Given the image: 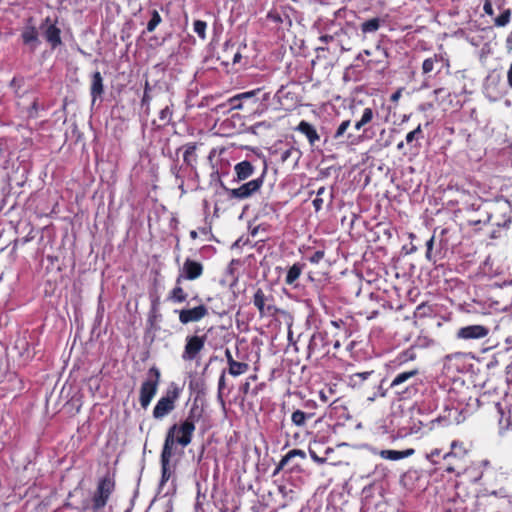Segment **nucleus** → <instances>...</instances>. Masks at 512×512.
<instances>
[{
  "instance_id": "obj_1",
  "label": "nucleus",
  "mask_w": 512,
  "mask_h": 512,
  "mask_svg": "<svg viewBox=\"0 0 512 512\" xmlns=\"http://www.w3.org/2000/svg\"><path fill=\"white\" fill-rule=\"evenodd\" d=\"M200 415L196 413V409L192 408L188 416L180 423L173 424L167 431L163 448L169 452H175V445L181 447L188 446L195 431V424Z\"/></svg>"
},
{
  "instance_id": "obj_2",
  "label": "nucleus",
  "mask_w": 512,
  "mask_h": 512,
  "mask_svg": "<svg viewBox=\"0 0 512 512\" xmlns=\"http://www.w3.org/2000/svg\"><path fill=\"white\" fill-rule=\"evenodd\" d=\"M467 413V405L464 404L462 399H456L454 392L450 391L443 413L433 419L431 423L437 422L442 426L460 424L466 419Z\"/></svg>"
},
{
  "instance_id": "obj_3",
  "label": "nucleus",
  "mask_w": 512,
  "mask_h": 512,
  "mask_svg": "<svg viewBox=\"0 0 512 512\" xmlns=\"http://www.w3.org/2000/svg\"><path fill=\"white\" fill-rule=\"evenodd\" d=\"M160 381V372L156 367H152L148 371L147 379L142 383L140 388L139 401L141 406L146 409L157 392Z\"/></svg>"
},
{
  "instance_id": "obj_4",
  "label": "nucleus",
  "mask_w": 512,
  "mask_h": 512,
  "mask_svg": "<svg viewBox=\"0 0 512 512\" xmlns=\"http://www.w3.org/2000/svg\"><path fill=\"white\" fill-rule=\"evenodd\" d=\"M265 171L256 179L250 180L238 188L227 189L229 199L245 200L260 190L264 183Z\"/></svg>"
},
{
  "instance_id": "obj_5",
  "label": "nucleus",
  "mask_w": 512,
  "mask_h": 512,
  "mask_svg": "<svg viewBox=\"0 0 512 512\" xmlns=\"http://www.w3.org/2000/svg\"><path fill=\"white\" fill-rule=\"evenodd\" d=\"M253 304L258 309L261 316H273L278 311L274 305L273 296L266 295L260 288H258L253 295Z\"/></svg>"
},
{
  "instance_id": "obj_6",
  "label": "nucleus",
  "mask_w": 512,
  "mask_h": 512,
  "mask_svg": "<svg viewBox=\"0 0 512 512\" xmlns=\"http://www.w3.org/2000/svg\"><path fill=\"white\" fill-rule=\"evenodd\" d=\"M113 489L114 482L109 477H105L99 481L97 491L92 499L93 509L95 511H98L106 505Z\"/></svg>"
},
{
  "instance_id": "obj_7",
  "label": "nucleus",
  "mask_w": 512,
  "mask_h": 512,
  "mask_svg": "<svg viewBox=\"0 0 512 512\" xmlns=\"http://www.w3.org/2000/svg\"><path fill=\"white\" fill-rule=\"evenodd\" d=\"M206 342V336L192 335L186 337V343L184 351L182 353V359L184 361H192L196 359L199 352L204 348Z\"/></svg>"
},
{
  "instance_id": "obj_8",
  "label": "nucleus",
  "mask_w": 512,
  "mask_h": 512,
  "mask_svg": "<svg viewBox=\"0 0 512 512\" xmlns=\"http://www.w3.org/2000/svg\"><path fill=\"white\" fill-rule=\"evenodd\" d=\"M203 273V265L200 262L186 259L181 270L180 274L176 278L177 284H181L183 280H196Z\"/></svg>"
},
{
  "instance_id": "obj_9",
  "label": "nucleus",
  "mask_w": 512,
  "mask_h": 512,
  "mask_svg": "<svg viewBox=\"0 0 512 512\" xmlns=\"http://www.w3.org/2000/svg\"><path fill=\"white\" fill-rule=\"evenodd\" d=\"M498 411L500 413L499 429L500 433L512 430V394L506 396L502 403H498Z\"/></svg>"
},
{
  "instance_id": "obj_10",
  "label": "nucleus",
  "mask_w": 512,
  "mask_h": 512,
  "mask_svg": "<svg viewBox=\"0 0 512 512\" xmlns=\"http://www.w3.org/2000/svg\"><path fill=\"white\" fill-rule=\"evenodd\" d=\"M346 382L353 389H362L366 383L377 386L378 379H376L374 371H365L349 375Z\"/></svg>"
},
{
  "instance_id": "obj_11",
  "label": "nucleus",
  "mask_w": 512,
  "mask_h": 512,
  "mask_svg": "<svg viewBox=\"0 0 512 512\" xmlns=\"http://www.w3.org/2000/svg\"><path fill=\"white\" fill-rule=\"evenodd\" d=\"M179 321L182 324L198 322L208 315V308L205 305H199L193 308L182 309L178 311Z\"/></svg>"
},
{
  "instance_id": "obj_12",
  "label": "nucleus",
  "mask_w": 512,
  "mask_h": 512,
  "mask_svg": "<svg viewBox=\"0 0 512 512\" xmlns=\"http://www.w3.org/2000/svg\"><path fill=\"white\" fill-rule=\"evenodd\" d=\"M489 329L483 325H468L457 331V338L462 340H478L486 337Z\"/></svg>"
},
{
  "instance_id": "obj_13",
  "label": "nucleus",
  "mask_w": 512,
  "mask_h": 512,
  "mask_svg": "<svg viewBox=\"0 0 512 512\" xmlns=\"http://www.w3.org/2000/svg\"><path fill=\"white\" fill-rule=\"evenodd\" d=\"M443 67H449V60L443 54H434L423 61L422 73L425 75L433 71L439 73Z\"/></svg>"
},
{
  "instance_id": "obj_14",
  "label": "nucleus",
  "mask_w": 512,
  "mask_h": 512,
  "mask_svg": "<svg viewBox=\"0 0 512 512\" xmlns=\"http://www.w3.org/2000/svg\"><path fill=\"white\" fill-rule=\"evenodd\" d=\"M40 29L42 30L46 40L51 44L53 48L61 44L60 29L56 27V25L49 17L45 18L40 26Z\"/></svg>"
},
{
  "instance_id": "obj_15",
  "label": "nucleus",
  "mask_w": 512,
  "mask_h": 512,
  "mask_svg": "<svg viewBox=\"0 0 512 512\" xmlns=\"http://www.w3.org/2000/svg\"><path fill=\"white\" fill-rule=\"evenodd\" d=\"M176 395H166L161 397L153 410V416L156 419H162L175 408Z\"/></svg>"
},
{
  "instance_id": "obj_16",
  "label": "nucleus",
  "mask_w": 512,
  "mask_h": 512,
  "mask_svg": "<svg viewBox=\"0 0 512 512\" xmlns=\"http://www.w3.org/2000/svg\"><path fill=\"white\" fill-rule=\"evenodd\" d=\"M418 374V369H411L409 371L398 373L392 380L390 387L393 389H398L402 385H405V388L413 386L416 383V377Z\"/></svg>"
},
{
  "instance_id": "obj_17",
  "label": "nucleus",
  "mask_w": 512,
  "mask_h": 512,
  "mask_svg": "<svg viewBox=\"0 0 512 512\" xmlns=\"http://www.w3.org/2000/svg\"><path fill=\"white\" fill-rule=\"evenodd\" d=\"M175 452H169L167 450L162 449L161 452V480L160 487L163 488L166 482L171 478L173 474V470L170 465V461L174 456Z\"/></svg>"
},
{
  "instance_id": "obj_18",
  "label": "nucleus",
  "mask_w": 512,
  "mask_h": 512,
  "mask_svg": "<svg viewBox=\"0 0 512 512\" xmlns=\"http://www.w3.org/2000/svg\"><path fill=\"white\" fill-rule=\"evenodd\" d=\"M234 172H235V177L233 179V182H242V181L247 180L254 174L255 168L251 164V162L244 160V161L237 163L234 166Z\"/></svg>"
},
{
  "instance_id": "obj_19",
  "label": "nucleus",
  "mask_w": 512,
  "mask_h": 512,
  "mask_svg": "<svg viewBox=\"0 0 512 512\" xmlns=\"http://www.w3.org/2000/svg\"><path fill=\"white\" fill-rule=\"evenodd\" d=\"M104 92V84H103V78L99 71H96L92 75L91 79V87H90V94L92 97V105L96 102L98 98L102 96Z\"/></svg>"
},
{
  "instance_id": "obj_20",
  "label": "nucleus",
  "mask_w": 512,
  "mask_h": 512,
  "mask_svg": "<svg viewBox=\"0 0 512 512\" xmlns=\"http://www.w3.org/2000/svg\"><path fill=\"white\" fill-rule=\"evenodd\" d=\"M375 111L371 107H365L362 110L359 120L355 122L354 128L357 131H366V126L369 125L375 118Z\"/></svg>"
},
{
  "instance_id": "obj_21",
  "label": "nucleus",
  "mask_w": 512,
  "mask_h": 512,
  "mask_svg": "<svg viewBox=\"0 0 512 512\" xmlns=\"http://www.w3.org/2000/svg\"><path fill=\"white\" fill-rule=\"evenodd\" d=\"M381 458L391 461H397L407 458L414 454V449H406L403 451L397 450H381L378 452Z\"/></svg>"
},
{
  "instance_id": "obj_22",
  "label": "nucleus",
  "mask_w": 512,
  "mask_h": 512,
  "mask_svg": "<svg viewBox=\"0 0 512 512\" xmlns=\"http://www.w3.org/2000/svg\"><path fill=\"white\" fill-rule=\"evenodd\" d=\"M297 130L307 137L309 143L312 146L315 145V143L320 139L316 129L306 121H301L297 127Z\"/></svg>"
},
{
  "instance_id": "obj_23",
  "label": "nucleus",
  "mask_w": 512,
  "mask_h": 512,
  "mask_svg": "<svg viewBox=\"0 0 512 512\" xmlns=\"http://www.w3.org/2000/svg\"><path fill=\"white\" fill-rule=\"evenodd\" d=\"M466 449L464 448L462 443L457 441H453L451 443V450L447 452L443 458L445 461H450L452 458H456L458 461L464 460L466 456Z\"/></svg>"
},
{
  "instance_id": "obj_24",
  "label": "nucleus",
  "mask_w": 512,
  "mask_h": 512,
  "mask_svg": "<svg viewBox=\"0 0 512 512\" xmlns=\"http://www.w3.org/2000/svg\"><path fill=\"white\" fill-rule=\"evenodd\" d=\"M325 345V336L321 332L314 333L309 341L308 352L309 356L318 354Z\"/></svg>"
},
{
  "instance_id": "obj_25",
  "label": "nucleus",
  "mask_w": 512,
  "mask_h": 512,
  "mask_svg": "<svg viewBox=\"0 0 512 512\" xmlns=\"http://www.w3.org/2000/svg\"><path fill=\"white\" fill-rule=\"evenodd\" d=\"M21 37L24 44L30 45L32 49H35L39 44L38 33L34 26H27L23 30Z\"/></svg>"
},
{
  "instance_id": "obj_26",
  "label": "nucleus",
  "mask_w": 512,
  "mask_h": 512,
  "mask_svg": "<svg viewBox=\"0 0 512 512\" xmlns=\"http://www.w3.org/2000/svg\"><path fill=\"white\" fill-rule=\"evenodd\" d=\"M304 269V264L295 263L287 271L285 282L288 285L294 284V282L300 277Z\"/></svg>"
},
{
  "instance_id": "obj_27",
  "label": "nucleus",
  "mask_w": 512,
  "mask_h": 512,
  "mask_svg": "<svg viewBox=\"0 0 512 512\" xmlns=\"http://www.w3.org/2000/svg\"><path fill=\"white\" fill-rule=\"evenodd\" d=\"M295 456H299L301 458H305V452L300 449H293L290 450L279 462L278 466L276 467L274 474H277L280 470H282L288 462Z\"/></svg>"
},
{
  "instance_id": "obj_28",
  "label": "nucleus",
  "mask_w": 512,
  "mask_h": 512,
  "mask_svg": "<svg viewBox=\"0 0 512 512\" xmlns=\"http://www.w3.org/2000/svg\"><path fill=\"white\" fill-rule=\"evenodd\" d=\"M188 294L183 290L181 284L175 285V287L170 291L168 299L174 303H182L186 301Z\"/></svg>"
},
{
  "instance_id": "obj_29",
  "label": "nucleus",
  "mask_w": 512,
  "mask_h": 512,
  "mask_svg": "<svg viewBox=\"0 0 512 512\" xmlns=\"http://www.w3.org/2000/svg\"><path fill=\"white\" fill-rule=\"evenodd\" d=\"M248 369L249 365L247 363L238 362L236 360L228 365V373L233 377H237L246 373Z\"/></svg>"
},
{
  "instance_id": "obj_30",
  "label": "nucleus",
  "mask_w": 512,
  "mask_h": 512,
  "mask_svg": "<svg viewBox=\"0 0 512 512\" xmlns=\"http://www.w3.org/2000/svg\"><path fill=\"white\" fill-rule=\"evenodd\" d=\"M313 414L305 413L301 410H296L292 413L291 421L294 425L298 427H303L306 424V421L310 419Z\"/></svg>"
},
{
  "instance_id": "obj_31",
  "label": "nucleus",
  "mask_w": 512,
  "mask_h": 512,
  "mask_svg": "<svg viewBox=\"0 0 512 512\" xmlns=\"http://www.w3.org/2000/svg\"><path fill=\"white\" fill-rule=\"evenodd\" d=\"M445 470L448 473H456L459 475L464 470V460L458 461L456 458H452L450 461H445Z\"/></svg>"
},
{
  "instance_id": "obj_32",
  "label": "nucleus",
  "mask_w": 512,
  "mask_h": 512,
  "mask_svg": "<svg viewBox=\"0 0 512 512\" xmlns=\"http://www.w3.org/2000/svg\"><path fill=\"white\" fill-rule=\"evenodd\" d=\"M380 27V19L379 18H372L369 19L361 24V31L366 33H373L376 32Z\"/></svg>"
},
{
  "instance_id": "obj_33",
  "label": "nucleus",
  "mask_w": 512,
  "mask_h": 512,
  "mask_svg": "<svg viewBox=\"0 0 512 512\" xmlns=\"http://www.w3.org/2000/svg\"><path fill=\"white\" fill-rule=\"evenodd\" d=\"M195 150V144H188L185 148L183 160L188 166H193V164L196 162Z\"/></svg>"
},
{
  "instance_id": "obj_34",
  "label": "nucleus",
  "mask_w": 512,
  "mask_h": 512,
  "mask_svg": "<svg viewBox=\"0 0 512 512\" xmlns=\"http://www.w3.org/2000/svg\"><path fill=\"white\" fill-rule=\"evenodd\" d=\"M162 18L157 10H153L151 12V19L149 20L147 24V31L152 32L155 30V28L161 23Z\"/></svg>"
},
{
  "instance_id": "obj_35",
  "label": "nucleus",
  "mask_w": 512,
  "mask_h": 512,
  "mask_svg": "<svg viewBox=\"0 0 512 512\" xmlns=\"http://www.w3.org/2000/svg\"><path fill=\"white\" fill-rule=\"evenodd\" d=\"M207 23L202 20H196L193 24L194 32L202 39H206Z\"/></svg>"
},
{
  "instance_id": "obj_36",
  "label": "nucleus",
  "mask_w": 512,
  "mask_h": 512,
  "mask_svg": "<svg viewBox=\"0 0 512 512\" xmlns=\"http://www.w3.org/2000/svg\"><path fill=\"white\" fill-rule=\"evenodd\" d=\"M326 192V188L324 186L320 187L317 190L316 198L313 200L312 204L316 212L320 211L323 206V199L321 196Z\"/></svg>"
},
{
  "instance_id": "obj_37",
  "label": "nucleus",
  "mask_w": 512,
  "mask_h": 512,
  "mask_svg": "<svg viewBox=\"0 0 512 512\" xmlns=\"http://www.w3.org/2000/svg\"><path fill=\"white\" fill-rule=\"evenodd\" d=\"M510 15H511L510 10L504 11L501 15H499L495 19V25L499 26V27H503V26L507 25L510 21Z\"/></svg>"
},
{
  "instance_id": "obj_38",
  "label": "nucleus",
  "mask_w": 512,
  "mask_h": 512,
  "mask_svg": "<svg viewBox=\"0 0 512 512\" xmlns=\"http://www.w3.org/2000/svg\"><path fill=\"white\" fill-rule=\"evenodd\" d=\"M172 114V109L169 106H166L159 112V119L165 124H168L171 122Z\"/></svg>"
},
{
  "instance_id": "obj_39",
  "label": "nucleus",
  "mask_w": 512,
  "mask_h": 512,
  "mask_svg": "<svg viewBox=\"0 0 512 512\" xmlns=\"http://www.w3.org/2000/svg\"><path fill=\"white\" fill-rule=\"evenodd\" d=\"M226 371L223 370L220 374L219 380H218V398L221 402H223V390L226 386Z\"/></svg>"
},
{
  "instance_id": "obj_40",
  "label": "nucleus",
  "mask_w": 512,
  "mask_h": 512,
  "mask_svg": "<svg viewBox=\"0 0 512 512\" xmlns=\"http://www.w3.org/2000/svg\"><path fill=\"white\" fill-rule=\"evenodd\" d=\"M296 156V162L299 159V151L295 149L294 147H290L282 152L281 154V161L286 162L291 156Z\"/></svg>"
},
{
  "instance_id": "obj_41",
  "label": "nucleus",
  "mask_w": 512,
  "mask_h": 512,
  "mask_svg": "<svg viewBox=\"0 0 512 512\" xmlns=\"http://www.w3.org/2000/svg\"><path fill=\"white\" fill-rule=\"evenodd\" d=\"M350 124H351L350 120L342 121L334 134V138L335 139L341 138L345 134L346 130L349 128Z\"/></svg>"
},
{
  "instance_id": "obj_42",
  "label": "nucleus",
  "mask_w": 512,
  "mask_h": 512,
  "mask_svg": "<svg viewBox=\"0 0 512 512\" xmlns=\"http://www.w3.org/2000/svg\"><path fill=\"white\" fill-rule=\"evenodd\" d=\"M422 136V128L421 125H418L416 129L409 132L406 135V142L408 144L412 143L415 139H419Z\"/></svg>"
},
{
  "instance_id": "obj_43",
  "label": "nucleus",
  "mask_w": 512,
  "mask_h": 512,
  "mask_svg": "<svg viewBox=\"0 0 512 512\" xmlns=\"http://www.w3.org/2000/svg\"><path fill=\"white\" fill-rule=\"evenodd\" d=\"M229 104L231 105V109L235 110H241L243 109V100L240 99V97L237 95L231 97L228 100Z\"/></svg>"
},
{
  "instance_id": "obj_44",
  "label": "nucleus",
  "mask_w": 512,
  "mask_h": 512,
  "mask_svg": "<svg viewBox=\"0 0 512 512\" xmlns=\"http://www.w3.org/2000/svg\"><path fill=\"white\" fill-rule=\"evenodd\" d=\"M434 239L435 237L432 236L427 242H426V259L428 261H433V257H432V249H433V245H434Z\"/></svg>"
},
{
  "instance_id": "obj_45",
  "label": "nucleus",
  "mask_w": 512,
  "mask_h": 512,
  "mask_svg": "<svg viewBox=\"0 0 512 512\" xmlns=\"http://www.w3.org/2000/svg\"><path fill=\"white\" fill-rule=\"evenodd\" d=\"M259 91H260L259 89L251 90V91L239 93L238 96L240 97L241 100L244 101V100L253 98Z\"/></svg>"
},
{
  "instance_id": "obj_46",
  "label": "nucleus",
  "mask_w": 512,
  "mask_h": 512,
  "mask_svg": "<svg viewBox=\"0 0 512 512\" xmlns=\"http://www.w3.org/2000/svg\"><path fill=\"white\" fill-rule=\"evenodd\" d=\"M324 257V252L323 251H316L310 258H309V261L311 263H314V264H317L319 263Z\"/></svg>"
},
{
  "instance_id": "obj_47",
  "label": "nucleus",
  "mask_w": 512,
  "mask_h": 512,
  "mask_svg": "<svg viewBox=\"0 0 512 512\" xmlns=\"http://www.w3.org/2000/svg\"><path fill=\"white\" fill-rule=\"evenodd\" d=\"M309 454L313 461L319 464H323L325 462V458L319 457L314 450L309 449Z\"/></svg>"
},
{
  "instance_id": "obj_48",
  "label": "nucleus",
  "mask_w": 512,
  "mask_h": 512,
  "mask_svg": "<svg viewBox=\"0 0 512 512\" xmlns=\"http://www.w3.org/2000/svg\"><path fill=\"white\" fill-rule=\"evenodd\" d=\"M483 9L487 15H490V16L493 15V7H492L490 0L485 1Z\"/></svg>"
},
{
  "instance_id": "obj_49",
  "label": "nucleus",
  "mask_w": 512,
  "mask_h": 512,
  "mask_svg": "<svg viewBox=\"0 0 512 512\" xmlns=\"http://www.w3.org/2000/svg\"><path fill=\"white\" fill-rule=\"evenodd\" d=\"M440 455V450L434 449L430 452V454L427 455V458L432 462L436 463L434 458Z\"/></svg>"
},
{
  "instance_id": "obj_50",
  "label": "nucleus",
  "mask_w": 512,
  "mask_h": 512,
  "mask_svg": "<svg viewBox=\"0 0 512 512\" xmlns=\"http://www.w3.org/2000/svg\"><path fill=\"white\" fill-rule=\"evenodd\" d=\"M225 357H226V360H227V364L229 365L230 363H232L233 361H235V359L233 358L232 356V353L231 351L227 348L225 350Z\"/></svg>"
},
{
  "instance_id": "obj_51",
  "label": "nucleus",
  "mask_w": 512,
  "mask_h": 512,
  "mask_svg": "<svg viewBox=\"0 0 512 512\" xmlns=\"http://www.w3.org/2000/svg\"><path fill=\"white\" fill-rule=\"evenodd\" d=\"M507 82H508L509 87L512 89V63L507 72Z\"/></svg>"
},
{
  "instance_id": "obj_52",
  "label": "nucleus",
  "mask_w": 512,
  "mask_h": 512,
  "mask_svg": "<svg viewBox=\"0 0 512 512\" xmlns=\"http://www.w3.org/2000/svg\"><path fill=\"white\" fill-rule=\"evenodd\" d=\"M151 101V97L147 91H144L143 97H142V104H149Z\"/></svg>"
},
{
  "instance_id": "obj_53",
  "label": "nucleus",
  "mask_w": 512,
  "mask_h": 512,
  "mask_svg": "<svg viewBox=\"0 0 512 512\" xmlns=\"http://www.w3.org/2000/svg\"><path fill=\"white\" fill-rule=\"evenodd\" d=\"M171 172H172L173 175H175L176 178H180V175H179L180 167H178L177 165H174L171 168Z\"/></svg>"
},
{
  "instance_id": "obj_54",
  "label": "nucleus",
  "mask_w": 512,
  "mask_h": 512,
  "mask_svg": "<svg viewBox=\"0 0 512 512\" xmlns=\"http://www.w3.org/2000/svg\"><path fill=\"white\" fill-rule=\"evenodd\" d=\"M400 96H401V90H398L391 95V101H393V102L398 101Z\"/></svg>"
},
{
  "instance_id": "obj_55",
  "label": "nucleus",
  "mask_w": 512,
  "mask_h": 512,
  "mask_svg": "<svg viewBox=\"0 0 512 512\" xmlns=\"http://www.w3.org/2000/svg\"><path fill=\"white\" fill-rule=\"evenodd\" d=\"M343 324V321L342 320H334V321H331V325L334 326L335 328H340V326Z\"/></svg>"
},
{
  "instance_id": "obj_56",
  "label": "nucleus",
  "mask_w": 512,
  "mask_h": 512,
  "mask_svg": "<svg viewBox=\"0 0 512 512\" xmlns=\"http://www.w3.org/2000/svg\"><path fill=\"white\" fill-rule=\"evenodd\" d=\"M249 388H250V383H249V382H246V383H244V384H243V386H242V391L246 394V393H248Z\"/></svg>"
},
{
  "instance_id": "obj_57",
  "label": "nucleus",
  "mask_w": 512,
  "mask_h": 512,
  "mask_svg": "<svg viewBox=\"0 0 512 512\" xmlns=\"http://www.w3.org/2000/svg\"><path fill=\"white\" fill-rule=\"evenodd\" d=\"M241 59V54L239 52H237L234 56H233V63H238Z\"/></svg>"
},
{
  "instance_id": "obj_58",
  "label": "nucleus",
  "mask_w": 512,
  "mask_h": 512,
  "mask_svg": "<svg viewBox=\"0 0 512 512\" xmlns=\"http://www.w3.org/2000/svg\"><path fill=\"white\" fill-rule=\"evenodd\" d=\"M190 237H191L192 239H196V238H197V232H196L195 230H192V231L190 232Z\"/></svg>"
},
{
  "instance_id": "obj_59",
  "label": "nucleus",
  "mask_w": 512,
  "mask_h": 512,
  "mask_svg": "<svg viewBox=\"0 0 512 512\" xmlns=\"http://www.w3.org/2000/svg\"><path fill=\"white\" fill-rule=\"evenodd\" d=\"M332 37L331 36H322L320 39L324 42H328Z\"/></svg>"
},
{
  "instance_id": "obj_60",
  "label": "nucleus",
  "mask_w": 512,
  "mask_h": 512,
  "mask_svg": "<svg viewBox=\"0 0 512 512\" xmlns=\"http://www.w3.org/2000/svg\"><path fill=\"white\" fill-rule=\"evenodd\" d=\"M507 372L512 374V362L507 366Z\"/></svg>"
},
{
  "instance_id": "obj_61",
  "label": "nucleus",
  "mask_w": 512,
  "mask_h": 512,
  "mask_svg": "<svg viewBox=\"0 0 512 512\" xmlns=\"http://www.w3.org/2000/svg\"><path fill=\"white\" fill-rule=\"evenodd\" d=\"M403 147H404V143H403V142H400V143L397 145V148H398L399 150L403 149Z\"/></svg>"
},
{
  "instance_id": "obj_62",
  "label": "nucleus",
  "mask_w": 512,
  "mask_h": 512,
  "mask_svg": "<svg viewBox=\"0 0 512 512\" xmlns=\"http://www.w3.org/2000/svg\"><path fill=\"white\" fill-rule=\"evenodd\" d=\"M149 90H150L149 83L146 82L144 91H147L149 93Z\"/></svg>"
},
{
  "instance_id": "obj_63",
  "label": "nucleus",
  "mask_w": 512,
  "mask_h": 512,
  "mask_svg": "<svg viewBox=\"0 0 512 512\" xmlns=\"http://www.w3.org/2000/svg\"><path fill=\"white\" fill-rule=\"evenodd\" d=\"M506 342H507L509 345H512V338H507Z\"/></svg>"
},
{
  "instance_id": "obj_64",
  "label": "nucleus",
  "mask_w": 512,
  "mask_h": 512,
  "mask_svg": "<svg viewBox=\"0 0 512 512\" xmlns=\"http://www.w3.org/2000/svg\"><path fill=\"white\" fill-rule=\"evenodd\" d=\"M334 347H335V348H339V347H340V343H339V341H336V342H335Z\"/></svg>"
}]
</instances>
